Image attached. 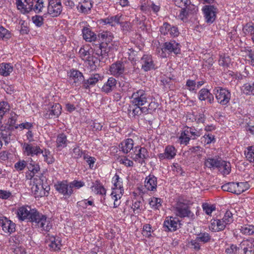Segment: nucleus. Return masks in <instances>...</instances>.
I'll return each instance as SVG.
<instances>
[{"label":"nucleus","instance_id":"obj_1","mask_svg":"<svg viewBox=\"0 0 254 254\" xmlns=\"http://www.w3.org/2000/svg\"><path fill=\"white\" fill-rule=\"evenodd\" d=\"M45 0H24V4L22 0H16V4L18 9L24 14L29 13L33 10L38 13L42 11L44 8Z\"/></svg>","mask_w":254,"mask_h":254},{"label":"nucleus","instance_id":"obj_2","mask_svg":"<svg viewBox=\"0 0 254 254\" xmlns=\"http://www.w3.org/2000/svg\"><path fill=\"white\" fill-rule=\"evenodd\" d=\"M28 221L31 222L33 225L41 228L42 230L48 232L52 228V224L47 217L39 213L37 210L33 209L30 214Z\"/></svg>","mask_w":254,"mask_h":254},{"label":"nucleus","instance_id":"obj_3","mask_svg":"<svg viewBox=\"0 0 254 254\" xmlns=\"http://www.w3.org/2000/svg\"><path fill=\"white\" fill-rule=\"evenodd\" d=\"M176 214L181 218L188 217L193 220L195 218L194 213L191 211L190 207L187 203L178 201L175 207Z\"/></svg>","mask_w":254,"mask_h":254},{"label":"nucleus","instance_id":"obj_4","mask_svg":"<svg viewBox=\"0 0 254 254\" xmlns=\"http://www.w3.org/2000/svg\"><path fill=\"white\" fill-rule=\"evenodd\" d=\"M213 93L218 103L221 105H227L230 102L231 93L228 90L221 87H216L213 90Z\"/></svg>","mask_w":254,"mask_h":254},{"label":"nucleus","instance_id":"obj_5","mask_svg":"<svg viewBox=\"0 0 254 254\" xmlns=\"http://www.w3.org/2000/svg\"><path fill=\"white\" fill-rule=\"evenodd\" d=\"M131 103L133 106H144L147 103V94L143 90H138L132 93Z\"/></svg>","mask_w":254,"mask_h":254},{"label":"nucleus","instance_id":"obj_6","mask_svg":"<svg viewBox=\"0 0 254 254\" xmlns=\"http://www.w3.org/2000/svg\"><path fill=\"white\" fill-rule=\"evenodd\" d=\"M62 7L60 0H50L47 8L48 13L53 17H57L61 13Z\"/></svg>","mask_w":254,"mask_h":254},{"label":"nucleus","instance_id":"obj_7","mask_svg":"<svg viewBox=\"0 0 254 254\" xmlns=\"http://www.w3.org/2000/svg\"><path fill=\"white\" fill-rule=\"evenodd\" d=\"M54 187L56 190L63 194L65 198L69 197L73 193V190L69 187V184L66 181L58 182L55 184Z\"/></svg>","mask_w":254,"mask_h":254},{"label":"nucleus","instance_id":"obj_8","mask_svg":"<svg viewBox=\"0 0 254 254\" xmlns=\"http://www.w3.org/2000/svg\"><path fill=\"white\" fill-rule=\"evenodd\" d=\"M135 150L136 153L132 156V159L141 164L145 163V160L149 157L147 150L141 147H136Z\"/></svg>","mask_w":254,"mask_h":254},{"label":"nucleus","instance_id":"obj_9","mask_svg":"<svg viewBox=\"0 0 254 254\" xmlns=\"http://www.w3.org/2000/svg\"><path fill=\"white\" fill-rule=\"evenodd\" d=\"M217 8L213 5H205L203 7L202 10L207 23H213L216 18Z\"/></svg>","mask_w":254,"mask_h":254},{"label":"nucleus","instance_id":"obj_10","mask_svg":"<svg viewBox=\"0 0 254 254\" xmlns=\"http://www.w3.org/2000/svg\"><path fill=\"white\" fill-rule=\"evenodd\" d=\"M69 81L70 83H75L76 85H80L84 81V76L79 70L71 69L68 73Z\"/></svg>","mask_w":254,"mask_h":254},{"label":"nucleus","instance_id":"obj_11","mask_svg":"<svg viewBox=\"0 0 254 254\" xmlns=\"http://www.w3.org/2000/svg\"><path fill=\"white\" fill-rule=\"evenodd\" d=\"M141 68L145 71L155 69V64L150 55H144L140 60Z\"/></svg>","mask_w":254,"mask_h":254},{"label":"nucleus","instance_id":"obj_12","mask_svg":"<svg viewBox=\"0 0 254 254\" xmlns=\"http://www.w3.org/2000/svg\"><path fill=\"white\" fill-rule=\"evenodd\" d=\"M163 49L165 52L177 55L181 52V45L175 41L171 40L164 44Z\"/></svg>","mask_w":254,"mask_h":254},{"label":"nucleus","instance_id":"obj_13","mask_svg":"<svg viewBox=\"0 0 254 254\" xmlns=\"http://www.w3.org/2000/svg\"><path fill=\"white\" fill-rule=\"evenodd\" d=\"M177 150L173 146L168 145L166 147L164 152L158 155L160 161L164 159L171 160L176 155Z\"/></svg>","mask_w":254,"mask_h":254},{"label":"nucleus","instance_id":"obj_14","mask_svg":"<svg viewBox=\"0 0 254 254\" xmlns=\"http://www.w3.org/2000/svg\"><path fill=\"white\" fill-rule=\"evenodd\" d=\"M0 226L5 233H11L14 232L15 230V223L5 217L0 219Z\"/></svg>","mask_w":254,"mask_h":254},{"label":"nucleus","instance_id":"obj_15","mask_svg":"<svg viewBox=\"0 0 254 254\" xmlns=\"http://www.w3.org/2000/svg\"><path fill=\"white\" fill-rule=\"evenodd\" d=\"M62 108L59 104H55L44 114L45 119L57 118L61 113Z\"/></svg>","mask_w":254,"mask_h":254},{"label":"nucleus","instance_id":"obj_16","mask_svg":"<svg viewBox=\"0 0 254 254\" xmlns=\"http://www.w3.org/2000/svg\"><path fill=\"white\" fill-rule=\"evenodd\" d=\"M32 209L29 206H22L19 207L16 211L17 216L19 220L20 221L28 220Z\"/></svg>","mask_w":254,"mask_h":254},{"label":"nucleus","instance_id":"obj_17","mask_svg":"<svg viewBox=\"0 0 254 254\" xmlns=\"http://www.w3.org/2000/svg\"><path fill=\"white\" fill-rule=\"evenodd\" d=\"M125 71V65L123 62H117L113 64L110 68V71L111 74L119 76L123 74Z\"/></svg>","mask_w":254,"mask_h":254},{"label":"nucleus","instance_id":"obj_18","mask_svg":"<svg viewBox=\"0 0 254 254\" xmlns=\"http://www.w3.org/2000/svg\"><path fill=\"white\" fill-rule=\"evenodd\" d=\"M178 221L173 217H167L163 224L164 230L167 232L175 231L177 229Z\"/></svg>","mask_w":254,"mask_h":254},{"label":"nucleus","instance_id":"obj_19","mask_svg":"<svg viewBox=\"0 0 254 254\" xmlns=\"http://www.w3.org/2000/svg\"><path fill=\"white\" fill-rule=\"evenodd\" d=\"M221 162H223V160L221 158L215 157L206 159L204 165L206 167L210 169L217 168L219 169L220 168Z\"/></svg>","mask_w":254,"mask_h":254},{"label":"nucleus","instance_id":"obj_20","mask_svg":"<svg viewBox=\"0 0 254 254\" xmlns=\"http://www.w3.org/2000/svg\"><path fill=\"white\" fill-rule=\"evenodd\" d=\"M24 147L27 155H38L43 153V151L39 146H34L31 144L24 143Z\"/></svg>","mask_w":254,"mask_h":254},{"label":"nucleus","instance_id":"obj_21","mask_svg":"<svg viewBox=\"0 0 254 254\" xmlns=\"http://www.w3.org/2000/svg\"><path fill=\"white\" fill-rule=\"evenodd\" d=\"M157 179L153 175L150 174L145 180V187L149 190L154 191L156 190Z\"/></svg>","mask_w":254,"mask_h":254},{"label":"nucleus","instance_id":"obj_22","mask_svg":"<svg viewBox=\"0 0 254 254\" xmlns=\"http://www.w3.org/2000/svg\"><path fill=\"white\" fill-rule=\"evenodd\" d=\"M117 81L114 77H110L108 78L107 82L104 84L102 88V91L106 93H108L116 88Z\"/></svg>","mask_w":254,"mask_h":254},{"label":"nucleus","instance_id":"obj_23","mask_svg":"<svg viewBox=\"0 0 254 254\" xmlns=\"http://www.w3.org/2000/svg\"><path fill=\"white\" fill-rule=\"evenodd\" d=\"M36 182H33V185L31 187V190L32 192L35 195V197H41L42 196V192H44L43 190V187L41 185V180L40 179H36Z\"/></svg>","mask_w":254,"mask_h":254},{"label":"nucleus","instance_id":"obj_24","mask_svg":"<svg viewBox=\"0 0 254 254\" xmlns=\"http://www.w3.org/2000/svg\"><path fill=\"white\" fill-rule=\"evenodd\" d=\"M83 39L87 42H92L96 39V35L87 27H84L82 29Z\"/></svg>","mask_w":254,"mask_h":254},{"label":"nucleus","instance_id":"obj_25","mask_svg":"<svg viewBox=\"0 0 254 254\" xmlns=\"http://www.w3.org/2000/svg\"><path fill=\"white\" fill-rule=\"evenodd\" d=\"M68 143L66 135L64 133H60L56 140L57 147L59 150L65 147Z\"/></svg>","mask_w":254,"mask_h":254},{"label":"nucleus","instance_id":"obj_26","mask_svg":"<svg viewBox=\"0 0 254 254\" xmlns=\"http://www.w3.org/2000/svg\"><path fill=\"white\" fill-rule=\"evenodd\" d=\"M119 146L121 147V150L124 153L127 154L133 148V140L131 138H127L122 142Z\"/></svg>","mask_w":254,"mask_h":254},{"label":"nucleus","instance_id":"obj_27","mask_svg":"<svg viewBox=\"0 0 254 254\" xmlns=\"http://www.w3.org/2000/svg\"><path fill=\"white\" fill-rule=\"evenodd\" d=\"M91 188L96 194L105 195L106 193V189L98 180L93 183V185L91 186Z\"/></svg>","mask_w":254,"mask_h":254},{"label":"nucleus","instance_id":"obj_28","mask_svg":"<svg viewBox=\"0 0 254 254\" xmlns=\"http://www.w3.org/2000/svg\"><path fill=\"white\" fill-rule=\"evenodd\" d=\"M92 7V3L90 0H84L83 3L77 6V9L79 12L84 13H87Z\"/></svg>","mask_w":254,"mask_h":254},{"label":"nucleus","instance_id":"obj_29","mask_svg":"<svg viewBox=\"0 0 254 254\" xmlns=\"http://www.w3.org/2000/svg\"><path fill=\"white\" fill-rule=\"evenodd\" d=\"M119 176L116 173L113 177L112 181L114 183V188L113 190H117L120 193H124V188L122 182L120 181Z\"/></svg>","mask_w":254,"mask_h":254},{"label":"nucleus","instance_id":"obj_30","mask_svg":"<svg viewBox=\"0 0 254 254\" xmlns=\"http://www.w3.org/2000/svg\"><path fill=\"white\" fill-rule=\"evenodd\" d=\"M13 70V66L9 63H2L0 64V74L4 76H7Z\"/></svg>","mask_w":254,"mask_h":254},{"label":"nucleus","instance_id":"obj_31","mask_svg":"<svg viewBox=\"0 0 254 254\" xmlns=\"http://www.w3.org/2000/svg\"><path fill=\"white\" fill-rule=\"evenodd\" d=\"M100 78V76L99 74H95L92 75L87 80L83 81V87L86 89L89 88L90 85L93 86L97 83Z\"/></svg>","mask_w":254,"mask_h":254},{"label":"nucleus","instance_id":"obj_32","mask_svg":"<svg viewBox=\"0 0 254 254\" xmlns=\"http://www.w3.org/2000/svg\"><path fill=\"white\" fill-rule=\"evenodd\" d=\"M240 249L243 251L254 250V240H246L243 241L240 244Z\"/></svg>","mask_w":254,"mask_h":254},{"label":"nucleus","instance_id":"obj_33","mask_svg":"<svg viewBox=\"0 0 254 254\" xmlns=\"http://www.w3.org/2000/svg\"><path fill=\"white\" fill-rule=\"evenodd\" d=\"M121 16L117 15L114 16L108 17L106 18L103 19V21L106 24H109L112 26H114L116 24H119L120 23V18Z\"/></svg>","mask_w":254,"mask_h":254},{"label":"nucleus","instance_id":"obj_34","mask_svg":"<svg viewBox=\"0 0 254 254\" xmlns=\"http://www.w3.org/2000/svg\"><path fill=\"white\" fill-rule=\"evenodd\" d=\"M193 6L192 5L187 6L183 8H181L180 14L178 15V17L183 20L188 18L190 13H191V7Z\"/></svg>","mask_w":254,"mask_h":254},{"label":"nucleus","instance_id":"obj_35","mask_svg":"<svg viewBox=\"0 0 254 254\" xmlns=\"http://www.w3.org/2000/svg\"><path fill=\"white\" fill-rule=\"evenodd\" d=\"M249 188V185L247 182L236 183V189L237 194H240Z\"/></svg>","mask_w":254,"mask_h":254},{"label":"nucleus","instance_id":"obj_36","mask_svg":"<svg viewBox=\"0 0 254 254\" xmlns=\"http://www.w3.org/2000/svg\"><path fill=\"white\" fill-rule=\"evenodd\" d=\"M222 189L224 191L230 192L235 194H237L236 189V183L229 182L221 187Z\"/></svg>","mask_w":254,"mask_h":254},{"label":"nucleus","instance_id":"obj_37","mask_svg":"<svg viewBox=\"0 0 254 254\" xmlns=\"http://www.w3.org/2000/svg\"><path fill=\"white\" fill-rule=\"evenodd\" d=\"M123 193H120L116 190H113L111 196L112 199L114 200V207L116 208L119 206L121 203L119 199H120L123 195Z\"/></svg>","mask_w":254,"mask_h":254},{"label":"nucleus","instance_id":"obj_38","mask_svg":"<svg viewBox=\"0 0 254 254\" xmlns=\"http://www.w3.org/2000/svg\"><path fill=\"white\" fill-rule=\"evenodd\" d=\"M10 106L7 102H0V120L2 121L4 115L9 111Z\"/></svg>","mask_w":254,"mask_h":254},{"label":"nucleus","instance_id":"obj_39","mask_svg":"<svg viewBox=\"0 0 254 254\" xmlns=\"http://www.w3.org/2000/svg\"><path fill=\"white\" fill-rule=\"evenodd\" d=\"M197 240L204 244L210 241L211 237L209 233L206 232H201L196 237Z\"/></svg>","mask_w":254,"mask_h":254},{"label":"nucleus","instance_id":"obj_40","mask_svg":"<svg viewBox=\"0 0 254 254\" xmlns=\"http://www.w3.org/2000/svg\"><path fill=\"white\" fill-rule=\"evenodd\" d=\"M219 170L221 171L223 175H228L231 171V164L229 162L223 160L221 163L220 168Z\"/></svg>","mask_w":254,"mask_h":254},{"label":"nucleus","instance_id":"obj_41","mask_svg":"<svg viewBox=\"0 0 254 254\" xmlns=\"http://www.w3.org/2000/svg\"><path fill=\"white\" fill-rule=\"evenodd\" d=\"M143 199L140 198L139 200H135L133 203L132 208L135 213H139L142 209Z\"/></svg>","mask_w":254,"mask_h":254},{"label":"nucleus","instance_id":"obj_42","mask_svg":"<svg viewBox=\"0 0 254 254\" xmlns=\"http://www.w3.org/2000/svg\"><path fill=\"white\" fill-rule=\"evenodd\" d=\"M86 60L88 61V64L91 70H95L99 65V60L97 58L90 56Z\"/></svg>","mask_w":254,"mask_h":254},{"label":"nucleus","instance_id":"obj_43","mask_svg":"<svg viewBox=\"0 0 254 254\" xmlns=\"http://www.w3.org/2000/svg\"><path fill=\"white\" fill-rule=\"evenodd\" d=\"M3 127L2 126L1 131L0 133V138L4 141L5 144L7 145L10 140L11 132L9 131L3 130Z\"/></svg>","mask_w":254,"mask_h":254},{"label":"nucleus","instance_id":"obj_44","mask_svg":"<svg viewBox=\"0 0 254 254\" xmlns=\"http://www.w3.org/2000/svg\"><path fill=\"white\" fill-rule=\"evenodd\" d=\"M85 154L82 150L80 148L79 146H75L71 152V156L74 159H79L82 157L83 155Z\"/></svg>","mask_w":254,"mask_h":254},{"label":"nucleus","instance_id":"obj_45","mask_svg":"<svg viewBox=\"0 0 254 254\" xmlns=\"http://www.w3.org/2000/svg\"><path fill=\"white\" fill-rule=\"evenodd\" d=\"M203 210L208 215H210L212 211L216 210L214 204H210L208 203H204L202 205Z\"/></svg>","mask_w":254,"mask_h":254},{"label":"nucleus","instance_id":"obj_46","mask_svg":"<svg viewBox=\"0 0 254 254\" xmlns=\"http://www.w3.org/2000/svg\"><path fill=\"white\" fill-rule=\"evenodd\" d=\"M134 108L132 109V114L134 116H139L142 113L145 114L147 112L146 107H142L141 106H133Z\"/></svg>","mask_w":254,"mask_h":254},{"label":"nucleus","instance_id":"obj_47","mask_svg":"<svg viewBox=\"0 0 254 254\" xmlns=\"http://www.w3.org/2000/svg\"><path fill=\"white\" fill-rule=\"evenodd\" d=\"M241 231L246 235H253L254 234V225H249L242 227Z\"/></svg>","mask_w":254,"mask_h":254},{"label":"nucleus","instance_id":"obj_48","mask_svg":"<svg viewBox=\"0 0 254 254\" xmlns=\"http://www.w3.org/2000/svg\"><path fill=\"white\" fill-rule=\"evenodd\" d=\"M150 206L155 209H157L161 206V200L160 198L153 197L149 201Z\"/></svg>","mask_w":254,"mask_h":254},{"label":"nucleus","instance_id":"obj_49","mask_svg":"<svg viewBox=\"0 0 254 254\" xmlns=\"http://www.w3.org/2000/svg\"><path fill=\"white\" fill-rule=\"evenodd\" d=\"M222 219L226 225L231 224L234 220L232 213L230 210L226 211Z\"/></svg>","mask_w":254,"mask_h":254},{"label":"nucleus","instance_id":"obj_50","mask_svg":"<svg viewBox=\"0 0 254 254\" xmlns=\"http://www.w3.org/2000/svg\"><path fill=\"white\" fill-rule=\"evenodd\" d=\"M226 224L224 222L222 219H216V228H213V231L219 232L223 230L226 226Z\"/></svg>","mask_w":254,"mask_h":254},{"label":"nucleus","instance_id":"obj_51","mask_svg":"<svg viewBox=\"0 0 254 254\" xmlns=\"http://www.w3.org/2000/svg\"><path fill=\"white\" fill-rule=\"evenodd\" d=\"M245 155L248 161L254 163V148L252 146L249 147L247 152L245 151Z\"/></svg>","mask_w":254,"mask_h":254},{"label":"nucleus","instance_id":"obj_52","mask_svg":"<svg viewBox=\"0 0 254 254\" xmlns=\"http://www.w3.org/2000/svg\"><path fill=\"white\" fill-rule=\"evenodd\" d=\"M10 33L3 27H0V39L7 40L10 37Z\"/></svg>","mask_w":254,"mask_h":254},{"label":"nucleus","instance_id":"obj_53","mask_svg":"<svg viewBox=\"0 0 254 254\" xmlns=\"http://www.w3.org/2000/svg\"><path fill=\"white\" fill-rule=\"evenodd\" d=\"M175 4L180 8L190 5V0H174Z\"/></svg>","mask_w":254,"mask_h":254},{"label":"nucleus","instance_id":"obj_54","mask_svg":"<svg viewBox=\"0 0 254 254\" xmlns=\"http://www.w3.org/2000/svg\"><path fill=\"white\" fill-rule=\"evenodd\" d=\"M87 49V47H81L79 50V54L83 60H87L89 57H90L89 50Z\"/></svg>","mask_w":254,"mask_h":254},{"label":"nucleus","instance_id":"obj_55","mask_svg":"<svg viewBox=\"0 0 254 254\" xmlns=\"http://www.w3.org/2000/svg\"><path fill=\"white\" fill-rule=\"evenodd\" d=\"M33 22L38 27H41L44 23V19L42 16L40 15H35L32 18Z\"/></svg>","mask_w":254,"mask_h":254},{"label":"nucleus","instance_id":"obj_56","mask_svg":"<svg viewBox=\"0 0 254 254\" xmlns=\"http://www.w3.org/2000/svg\"><path fill=\"white\" fill-rule=\"evenodd\" d=\"M43 156L44 157V160L48 164H52L54 162V159L53 157L50 156V152L49 150L45 149L43 151Z\"/></svg>","mask_w":254,"mask_h":254},{"label":"nucleus","instance_id":"obj_57","mask_svg":"<svg viewBox=\"0 0 254 254\" xmlns=\"http://www.w3.org/2000/svg\"><path fill=\"white\" fill-rule=\"evenodd\" d=\"M209 91L206 88L201 89L199 92V99L201 101H204L206 99L209 95Z\"/></svg>","mask_w":254,"mask_h":254},{"label":"nucleus","instance_id":"obj_58","mask_svg":"<svg viewBox=\"0 0 254 254\" xmlns=\"http://www.w3.org/2000/svg\"><path fill=\"white\" fill-rule=\"evenodd\" d=\"M158 104L155 102H151L147 107V112H145L146 114H152L158 108Z\"/></svg>","mask_w":254,"mask_h":254},{"label":"nucleus","instance_id":"obj_59","mask_svg":"<svg viewBox=\"0 0 254 254\" xmlns=\"http://www.w3.org/2000/svg\"><path fill=\"white\" fill-rule=\"evenodd\" d=\"M171 25L168 23L165 22L160 28V31L161 33L164 35L169 33V31L171 29Z\"/></svg>","mask_w":254,"mask_h":254},{"label":"nucleus","instance_id":"obj_60","mask_svg":"<svg viewBox=\"0 0 254 254\" xmlns=\"http://www.w3.org/2000/svg\"><path fill=\"white\" fill-rule=\"evenodd\" d=\"M60 246V241L56 240L55 238H54V240L51 241V243L49 245V246L54 251L59 250Z\"/></svg>","mask_w":254,"mask_h":254},{"label":"nucleus","instance_id":"obj_61","mask_svg":"<svg viewBox=\"0 0 254 254\" xmlns=\"http://www.w3.org/2000/svg\"><path fill=\"white\" fill-rule=\"evenodd\" d=\"M189 131L190 134H191V137H192V139H195L201 135L200 131L199 130H197L194 127L189 128Z\"/></svg>","mask_w":254,"mask_h":254},{"label":"nucleus","instance_id":"obj_62","mask_svg":"<svg viewBox=\"0 0 254 254\" xmlns=\"http://www.w3.org/2000/svg\"><path fill=\"white\" fill-rule=\"evenodd\" d=\"M83 158L84 160H86V162L89 165V167L92 169L93 167L94 164L95 162V158L89 156L87 154H84Z\"/></svg>","mask_w":254,"mask_h":254},{"label":"nucleus","instance_id":"obj_63","mask_svg":"<svg viewBox=\"0 0 254 254\" xmlns=\"http://www.w3.org/2000/svg\"><path fill=\"white\" fill-rule=\"evenodd\" d=\"M239 249H240V246L237 247L236 245L232 244L230 248L226 249L225 253L227 254H235Z\"/></svg>","mask_w":254,"mask_h":254},{"label":"nucleus","instance_id":"obj_64","mask_svg":"<svg viewBox=\"0 0 254 254\" xmlns=\"http://www.w3.org/2000/svg\"><path fill=\"white\" fill-rule=\"evenodd\" d=\"M186 86L188 87V89L190 91H196V83L194 80H191L188 79L186 82Z\"/></svg>","mask_w":254,"mask_h":254}]
</instances>
